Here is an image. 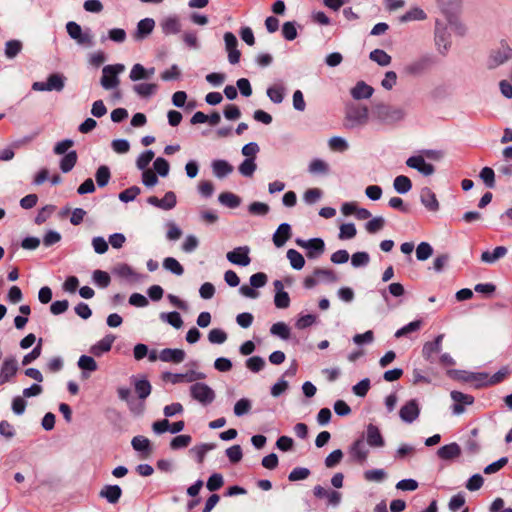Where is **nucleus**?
I'll use <instances>...</instances> for the list:
<instances>
[{"instance_id":"obj_1","label":"nucleus","mask_w":512,"mask_h":512,"mask_svg":"<svg viewBox=\"0 0 512 512\" xmlns=\"http://www.w3.org/2000/svg\"><path fill=\"white\" fill-rule=\"evenodd\" d=\"M374 117L384 124H395L405 117V111L400 107L388 104H377L373 108Z\"/></svg>"},{"instance_id":"obj_2","label":"nucleus","mask_w":512,"mask_h":512,"mask_svg":"<svg viewBox=\"0 0 512 512\" xmlns=\"http://www.w3.org/2000/svg\"><path fill=\"white\" fill-rule=\"evenodd\" d=\"M66 31L70 38L81 47L91 48L95 44L91 29L82 30L81 26L74 21H69L66 24Z\"/></svg>"},{"instance_id":"obj_3","label":"nucleus","mask_w":512,"mask_h":512,"mask_svg":"<svg viewBox=\"0 0 512 512\" xmlns=\"http://www.w3.org/2000/svg\"><path fill=\"white\" fill-rule=\"evenodd\" d=\"M368 118L369 114L366 106H348L345 114V126L349 129L363 126L368 122Z\"/></svg>"},{"instance_id":"obj_4","label":"nucleus","mask_w":512,"mask_h":512,"mask_svg":"<svg viewBox=\"0 0 512 512\" xmlns=\"http://www.w3.org/2000/svg\"><path fill=\"white\" fill-rule=\"evenodd\" d=\"M125 70L123 64L106 65L102 69V77L100 84L105 90H112L119 86L120 79L118 77Z\"/></svg>"},{"instance_id":"obj_5","label":"nucleus","mask_w":512,"mask_h":512,"mask_svg":"<svg viewBox=\"0 0 512 512\" xmlns=\"http://www.w3.org/2000/svg\"><path fill=\"white\" fill-rule=\"evenodd\" d=\"M512 58V48L507 43H501L497 49L491 50L487 59V68L493 70Z\"/></svg>"},{"instance_id":"obj_6","label":"nucleus","mask_w":512,"mask_h":512,"mask_svg":"<svg viewBox=\"0 0 512 512\" xmlns=\"http://www.w3.org/2000/svg\"><path fill=\"white\" fill-rule=\"evenodd\" d=\"M117 394L120 400L126 402L129 411L133 415L140 416L144 413L145 403L142 401H137L135 398H133L130 388L120 386L117 388Z\"/></svg>"},{"instance_id":"obj_7","label":"nucleus","mask_w":512,"mask_h":512,"mask_svg":"<svg viewBox=\"0 0 512 512\" xmlns=\"http://www.w3.org/2000/svg\"><path fill=\"white\" fill-rule=\"evenodd\" d=\"M434 64V59L431 55H423L404 67V72L410 76H419L425 73Z\"/></svg>"},{"instance_id":"obj_8","label":"nucleus","mask_w":512,"mask_h":512,"mask_svg":"<svg viewBox=\"0 0 512 512\" xmlns=\"http://www.w3.org/2000/svg\"><path fill=\"white\" fill-rule=\"evenodd\" d=\"M190 394L193 399L203 405H208L215 399L214 391L204 383H195L190 387Z\"/></svg>"},{"instance_id":"obj_9","label":"nucleus","mask_w":512,"mask_h":512,"mask_svg":"<svg viewBox=\"0 0 512 512\" xmlns=\"http://www.w3.org/2000/svg\"><path fill=\"white\" fill-rule=\"evenodd\" d=\"M19 370L18 362L14 356H7L0 366V386L8 383Z\"/></svg>"},{"instance_id":"obj_10","label":"nucleus","mask_w":512,"mask_h":512,"mask_svg":"<svg viewBox=\"0 0 512 512\" xmlns=\"http://www.w3.org/2000/svg\"><path fill=\"white\" fill-rule=\"evenodd\" d=\"M364 436L357 438L349 447V455L353 461L364 464L369 455V449Z\"/></svg>"},{"instance_id":"obj_11","label":"nucleus","mask_w":512,"mask_h":512,"mask_svg":"<svg viewBox=\"0 0 512 512\" xmlns=\"http://www.w3.org/2000/svg\"><path fill=\"white\" fill-rule=\"evenodd\" d=\"M249 254L250 248L248 246H239L226 253V259L234 265L246 267L251 263Z\"/></svg>"},{"instance_id":"obj_12","label":"nucleus","mask_w":512,"mask_h":512,"mask_svg":"<svg viewBox=\"0 0 512 512\" xmlns=\"http://www.w3.org/2000/svg\"><path fill=\"white\" fill-rule=\"evenodd\" d=\"M451 399L454 401L452 405V413L454 415H461L465 412V406L472 405L474 403V397L469 394H464L460 391H451Z\"/></svg>"},{"instance_id":"obj_13","label":"nucleus","mask_w":512,"mask_h":512,"mask_svg":"<svg viewBox=\"0 0 512 512\" xmlns=\"http://www.w3.org/2000/svg\"><path fill=\"white\" fill-rule=\"evenodd\" d=\"M449 36L450 35L447 32L446 27H444L439 21H437L435 26V44L437 46L438 51L443 55H445L448 52L451 46Z\"/></svg>"},{"instance_id":"obj_14","label":"nucleus","mask_w":512,"mask_h":512,"mask_svg":"<svg viewBox=\"0 0 512 512\" xmlns=\"http://www.w3.org/2000/svg\"><path fill=\"white\" fill-rule=\"evenodd\" d=\"M364 440L371 448H382L385 446V440L380 429L372 423L366 427Z\"/></svg>"},{"instance_id":"obj_15","label":"nucleus","mask_w":512,"mask_h":512,"mask_svg":"<svg viewBox=\"0 0 512 512\" xmlns=\"http://www.w3.org/2000/svg\"><path fill=\"white\" fill-rule=\"evenodd\" d=\"M406 165L424 176H430L435 172V167L431 163L426 162L421 155L409 157L406 160Z\"/></svg>"},{"instance_id":"obj_16","label":"nucleus","mask_w":512,"mask_h":512,"mask_svg":"<svg viewBox=\"0 0 512 512\" xmlns=\"http://www.w3.org/2000/svg\"><path fill=\"white\" fill-rule=\"evenodd\" d=\"M420 414V408L415 399L409 400L399 411V416L406 423L414 422Z\"/></svg>"},{"instance_id":"obj_17","label":"nucleus","mask_w":512,"mask_h":512,"mask_svg":"<svg viewBox=\"0 0 512 512\" xmlns=\"http://www.w3.org/2000/svg\"><path fill=\"white\" fill-rule=\"evenodd\" d=\"M226 52L228 53V61L235 65L239 63L241 52L238 49V40L231 32H226Z\"/></svg>"},{"instance_id":"obj_18","label":"nucleus","mask_w":512,"mask_h":512,"mask_svg":"<svg viewBox=\"0 0 512 512\" xmlns=\"http://www.w3.org/2000/svg\"><path fill=\"white\" fill-rule=\"evenodd\" d=\"M444 335L439 334L434 341L426 342L423 345L422 349V355L423 357L429 361L430 363H434V354L440 353L442 349V341H443Z\"/></svg>"},{"instance_id":"obj_19","label":"nucleus","mask_w":512,"mask_h":512,"mask_svg":"<svg viewBox=\"0 0 512 512\" xmlns=\"http://www.w3.org/2000/svg\"><path fill=\"white\" fill-rule=\"evenodd\" d=\"M420 201L425 206V208L431 212H437L439 210L440 206L436 195L429 187H424L421 189Z\"/></svg>"},{"instance_id":"obj_20","label":"nucleus","mask_w":512,"mask_h":512,"mask_svg":"<svg viewBox=\"0 0 512 512\" xmlns=\"http://www.w3.org/2000/svg\"><path fill=\"white\" fill-rule=\"evenodd\" d=\"M122 496V489L119 485H104L99 492V497L105 499L110 504L118 503Z\"/></svg>"},{"instance_id":"obj_21","label":"nucleus","mask_w":512,"mask_h":512,"mask_svg":"<svg viewBox=\"0 0 512 512\" xmlns=\"http://www.w3.org/2000/svg\"><path fill=\"white\" fill-rule=\"evenodd\" d=\"M131 380L132 383L134 384L135 392L138 396V399L136 400L142 401L144 403V401L151 394L152 391V386L150 382L145 378L138 379L136 377H132Z\"/></svg>"},{"instance_id":"obj_22","label":"nucleus","mask_w":512,"mask_h":512,"mask_svg":"<svg viewBox=\"0 0 512 512\" xmlns=\"http://www.w3.org/2000/svg\"><path fill=\"white\" fill-rule=\"evenodd\" d=\"M305 248L307 249V257L315 259L324 253L325 243L321 238H312L305 242Z\"/></svg>"},{"instance_id":"obj_23","label":"nucleus","mask_w":512,"mask_h":512,"mask_svg":"<svg viewBox=\"0 0 512 512\" xmlns=\"http://www.w3.org/2000/svg\"><path fill=\"white\" fill-rule=\"evenodd\" d=\"M185 352L182 349L165 348L160 351L159 359L163 362L181 363L185 359Z\"/></svg>"},{"instance_id":"obj_24","label":"nucleus","mask_w":512,"mask_h":512,"mask_svg":"<svg viewBox=\"0 0 512 512\" xmlns=\"http://www.w3.org/2000/svg\"><path fill=\"white\" fill-rule=\"evenodd\" d=\"M155 27V21L152 18H144L137 24L134 34L135 40H143L150 35Z\"/></svg>"},{"instance_id":"obj_25","label":"nucleus","mask_w":512,"mask_h":512,"mask_svg":"<svg viewBox=\"0 0 512 512\" xmlns=\"http://www.w3.org/2000/svg\"><path fill=\"white\" fill-rule=\"evenodd\" d=\"M114 341H115L114 335H112V334L106 335L104 338H102L100 341H98L96 344H94L90 348V353L96 357H100L104 353L110 351Z\"/></svg>"},{"instance_id":"obj_26","label":"nucleus","mask_w":512,"mask_h":512,"mask_svg":"<svg viewBox=\"0 0 512 512\" xmlns=\"http://www.w3.org/2000/svg\"><path fill=\"white\" fill-rule=\"evenodd\" d=\"M291 237V226L288 223H282L278 226L276 232L273 234V243L276 247L280 248Z\"/></svg>"},{"instance_id":"obj_27","label":"nucleus","mask_w":512,"mask_h":512,"mask_svg":"<svg viewBox=\"0 0 512 512\" xmlns=\"http://www.w3.org/2000/svg\"><path fill=\"white\" fill-rule=\"evenodd\" d=\"M373 92V87L364 81L357 82L350 91L352 98L355 100L368 99L373 95Z\"/></svg>"},{"instance_id":"obj_28","label":"nucleus","mask_w":512,"mask_h":512,"mask_svg":"<svg viewBox=\"0 0 512 512\" xmlns=\"http://www.w3.org/2000/svg\"><path fill=\"white\" fill-rule=\"evenodd\" d=\"M453 373L455 375L466 374L465 382H475L476 387L490 386V384H487V381L490 378L487 373H484V372L473 373V372H466V371H462V370H454Z\"/></svg>"},{"instance_id":"obj_29","label":"nucleus","mask_w":512,"mask_h":512,"mask_svg":"<svg viewBox=\"0 0 512 512\" xmlns=\"http://www.w3.org/2000/svg\"><path fill=\"white\" fill-rule=\"evenodd\" d=\"M113 273L121 278L129 279L132 281H139L141 278L140 275L135 272L131 266L125 263L117 264L113 269Z\"/></svg>"},{"instance_id":"obj_30","label":"nucleus","mask_w":512,"mask_h":512,"mask_svg":"<svg viewBox=\"0 0 512 512\" xmlns=\"http://www.w3.org/2000/svg\"><path fill=\"white\" fill-rule=\"evenodd\" d=\"M439 458L443 460H450L458 457L461 454V448L457 443H450L440 447L437 451Z\"/></svg>"},{"instance_id":"obj_31","label":"nucleus","mask_w":512,"mask_h":512,"mask_svg":"<svg viewBox=\"0 0 512 512\" xmlns=\"http://www.w3.org/2000/svg\"><path fill=\"white\" fill-rule=\"evenodd\" d=\"M161 28L164 34H177L181 30V24L177 16H168L161 22Z\"/></svg>"},{"instance_id":"obj_32","label":"nucleus","mask_w":512,"mask_h":512,"mask_svg":"<svg viewBox=\"0 0 512 512\" xmlns=\"http://www.w3.org/2000/svg\"><path fill=\"white\" fill-rule=\"evenodd\" d=\"M133 91L141 98H149L154 95L158 90L156 83H137L133 86Z\"/></svg>"},{"instance_id":"obj_33","label":"nucleus","mask_w":512,"mask_h":512,"mask_svg":"<svg viewBox=\"0 0 512 512\" xmlns=\"http://www.w3.org/2000/svg\"><path fill=\"white\" fill-rule=\"evenodd\" d=\"M507 253V248L504 246H497L492 252L491 251H484L481 254V261L484 263L492 264L499 260L500 258L504 257Z\"/></svg>"},{"instance_id":"obj_34","label":"nucleus","mask_w":512,"mask_h":512,"mask_svg":"<svg viewBox=\"0 0 512 512\" xmlns=\"http://www.w3.org/2000/svg\"><path fill=\"white\" fill-rule=\"evenodd\" d=\"M66 77L60 73L50 74L47 78V85L49 91L60 92L64 89Z\"/></svg>"},{"instance_id":"obj_35","label":"nucleus","mask_w":512,"mask_h":512,"mask_svg":"<svg viewBox=\"0 0 512 512\" xmlns=\"http://www.w3.org/2000/svg\"><path fill=\"white\" fill-rule=\"evenodd\" d=\"M427 18L426 13L419 7H413L400 17L401 22L422 21Z\"/></svg>"},{"instance_id":"obj_36","label":"nucleus","mask_w":512,"mask_h":512,"mask_svg":"<svg viewBox=\"0 0 512 512\" xmlns=\"http://www.w3.org/2000/svg\"><path fill=\"white\" fill-rule=\"evenodd\" d=\"M77 153L76 151H70L64 155V157L60 160V169L63 173L70 172L77 163Z\"/></svg>"},{"instance_id":"obj_37","label":"nucleus","mask_w":512,"mask_h":512,"mask_svg":"<svg viewBox=\"0 0 512 512\" xmlns=\"http://www.w3.org/2000/svg\"><path fill=\"white\" fill-rule=\"evenodd\" d=\"M393 187L399 194H406L411 190L412 182L409 177L399 175L394 179Z\"/></svg>"},{"instance_id":"obj_38","label":"nucleus","mask_w":512,"mask_h":512,"mask_svg":"<svg viewBox=\"0 0 512 512\" xmlns=\"http://www.w3.org/2000/svg\"><path fill=\"white\" fill-rule=\"evenodd\" d=\"M287 258L290 261L292 268L295 270H300L305 265L304 257L295 249H289L287 251Z\"/></svg>"},{"instance_id":"obj_39","label":"nucleus","mask_w":512,"mask_h":512,"mask_svg":"<svg viewBox=\"0 0 512 512\" xmlns=\"http://www.w3.org/2000/svg\"><path fill=\"white\" fill-rule=\"evenodd\" d=\"M257 169L254 158H245L244 161L239 165V173L244 177H252Z\"/></svg>"},{"instance_id":"obj_40","label":"nucleus","mask_w":512,"mask_h":512,"mask_svg":"<svg viewBox=\"0 0 512 512\" xmlns=\"http://www.w3.org/2000/svg\"><path fill=\"white\" fill-rule=\"evenodd\" d=\"M252 408V402L248 398H241L236 402L234 405L233 412L235 416L242 417L244 415H247Z\"/></svg>"},{"instance_id":"obj_41","label":"nucleus","mask_w":512,"mask_h":512,"mask_svg":"<svg viewBox=\"0 0 512 512\" xmlns=\"http://www.w3.org/2000/svg\"><path fill=\"white\" fill-rule=\"evenodd\" d=\"M369 58L380 66H387L391 63V56L382 49L371 51Z\"/></svg>"},{"instance_id":"obj_42","label":"nucleus","mask_w":512,"mask_h":512,"mask_svg":"<svg viewBox=\"0 0 512 512\" xmlns=\"http://www.w3.org/2000/svg\"><path fill=\"white\" fill-rule=\"evenodd\" d=\"M270 333L274 336L280 337L283 340H287L290 337V328L284 322H277L271 326Z\"/></svg>"},{"instance_id":"obj_43","label":"nucleus","mask_w":512,"mask_h":512,"mask_svg":"<svg viewBox=\"0 0 512 512\" xmlns=\"http://www.w3.org/2000/svg\"><path fill=\"white\" fill-rule=\"evenodd\" d=\"M160 319L164 322H167L168 324H170L171 326H173L176 329L181 328L183 325V320L181 318V315L176 311L169 312V313H161Z\"/></svg>"},{"instance_id":"obj_44","label":"nucleus","mask_w":512,"mask_h":512,"mask_svg":"<svg viewBox=\"0 0 512 512\" xmlns=\"http://www.w3.org/2000/svg\"><path fill=\"white\" fill-rule=\"evenodd\" d=\"M22 50V42L19 40H9L5 43V56L8 59L15 58Z\"/></svg>"},{"instance_id":"obj_45","label":"nucleus","mask_w":512,"mask_h":512,"mask_svg":"<svg viewBox=\"0 0 512 512\" xmlns=\"http://www.w3.org/2000/svg\"><path fill=\"white\" fill-rule=\"evenodd\" d=\"M163 267L177 276H181L184 273L183 266L173 257L165 258L163 261Z\"/></svg>"},{"instance_id":"obj_46","label":"nucleus","mask_w":512,"mask_h":512,"mask_svg":"<svg viewBox=\"0 0 512 512\" xmlns=\"http://www.w3.org/2000/svg\"><path fill=\"white\" fill-rule=\"evenodd\" d=\"M77 365L84 372L85 371L94 372L98 369V365H97L96 361L94 360V358L91 356H87V355L80 356V358L78 359Z\"/></svg>"},{"instance_id":"obj_47","label":"nucleus","mask_w":512,"mask_h":512,"mask_svg":"<svg viewBox=\"0 0 512 512\" xmlns=\"http://www.w3.org/2000/svg\"><path fill=\"white\" fill-rule=\"evenodd\" d=\"M131 445L136 451L146 452L147 454L151 452L150 440L144 436H135L131 441Z\"/></svg>"},{"instance_id":"obj_48","label":"nucleus","mask_w":512,"mask_h":512,"mask_svg":"<svg viewBox=\"0 0 512 512\" xmlns=\"http://www.w3.org/2000/svg\"><path fill=\"white\" fill-rule=\"evenodd\" d=\"M308 171L311 173V174H326L328 173L329 171V166L328 164L323 161L322 159H314L310 162L309 164V167H308Z\"/></svg>"},{"instance_id":"obj_49","label":"nucleus","mask_w":512,"mask_h":512,"mask_svg":"<svg viewBox=\"0 0 512 512\" xmlns=\"http://www.w3.org/2000/svg\"><path fill=\"white\" fill-rule=\"evenodd\" d=\"M111 177L110 169L108 166H100L95 174L96 182L99 187H104L108 184Z\"/></svg>"},{"instance_id":"obj_50","label":"nucleus","mask_w":512,"mask_h":512,"mask_svg":"<svg viewBox=\"0 0 512 512\" xmlns=\"http://www.w3.org/2000/svg\"><path fill=\"white\" fill-rule=\"evenodd\" d=\"M267 96L275 103L279 104L284 99V88L280 85H274L267 89Z\"/></svg>"},{"instance_id":"obj_51","label":"nucleus","mask_w":512,"mask_h":512,"mask_svg":"<svg viewBox=\"0 0 512 512\" xmlns=\"http://www.w3.org/2000/svg\"><path fill=\"white\" fill-rule=\"evenodd\" d=\"M384 226L385 219L382 216H377L365 224V229L368 233L375 234L378 231L382 230Z\"/></svg>"},{"instance_id":"obj_52","label":"nucleus","mask_w":512,"mask_h":512,"mask_svg":"<svg viewBox=\"0 0 512 512\" xmlns=\"http://www.w3.org/2000/svg\"><path fill=\"white\" fill-rule=\"evenodd\" d=\"M129 78L133 82H137L140 80H147L146 79V68L140 63L134 64L130 70Z\"/></svg>"},{"instance_id":"obj_53","label":"nucleus","mask_w":512,"mask_h":512,"mask_svg":"<svg viewBox=\"0 0 512 512\" xmlns=\"http://www.w3.org/2000/svg\"><path fill=\"white\" fill-rule=\"evenodd\" d=\"M433 253L432 246L427 242H421L416 248V257L419 261L427 260Z\"/></svg>"},{"instance_id":"obj_54","label":"nucleus","mask_w":512,"mask_h":512,"mask_svg":"<svg viewBox=\"0 0 512 512\" xmlns=\"http://www.w3.org/2000/svg\"><path fill=\"white\" fill-rule=\"evenodd\" d=\"M357 230L353 223H345L340 226L339 239L347 240L356 236Z\"/></svg>"},{"instance_id":"obj_55","label":"nucleus","mask_w":512,"mask_h":512,"mask_svg":"<svg viewBox=\"0 0 512 512\" xmlns=\"http://www.w3.org/2000/svg\"><path fill=\"white\" fill-rule=\"evenodd\" d=\"M214 448V444H202L200 446L192 448L190 450V453L194 456L197 462L201 463L204 459L205 454Z\"/></svg>"},{"instance_id":"obj_56","label":"nucleus","mask_w":512,"mask_h":512,"mask_svg":"<svg viewBox=\"0 0 512 512\" xmlns=\"http://www.w3.org/2000/svg\"><path fill=\"white\" fill-rule=\"evenodd\" d=\"M421 326H422L421 320L412 321V322L408 323L407 325L403 326L402 328L398 329L395 333V337L400 338V337L405 336L411 332H415V331L419 330L421 328Z\"/></svg>"},{"instance_id":"obj_57","label":"nucleus","mask_w":512,"mask_h":512,"mask_svg":"<svg viewBox=\"0 0 512 512\" xmlns=\"http://www.w3.org/2000/svg\"><path fill=\"white\" fill-rule=\"evenodd\" d=\"M154 158V152L152 150H147L139 155L136 160V166L139 170H147L148 165Z\"/></svg>"},{"instance_id":"obj_58","label":"nucleus","mask_w":512,"mask_h":512,"mask_svg":"<svg viewBox=\"0 0 512 512\" xmlns=\"http://www.w3.org/2000/svg\"><path fill=\"white\" fill-rule=\"evenodd\" d=\"M265 364V360L260 356H253L246 360V367L254 373L261 371Z\"/></svg>"},{"instance_id":"obj_59","label":"nucleus","mask_w":512,"mask_h":512,"mask_svg":"<svg viewBox=\"0 0 512 512\" xmlns=\"http://www.w3.org/2000/svg\"><path fill=\"white\" fill-rule=\"evenodd\" d=\"M329 148L333 151L344 152L348 149L349 145L347 141L339 136H334L328 141Z\"/></svg>"},{"instance_id":"obj_60","label":"nucleus","mask_w":512,"mask_h":512,"mask_svg":"<svg viewBox=\"0 0 512 512\" xmlns=\"http://www.w3.org/2000/svg\"><path fill=\"white\" fill-rule=\"evenodd\" d=\"M310 470L305 467H296L294 468L288 475V480L291 482H296L299 480H305L310 475Z\"/></svg>"},{"instance_id":"obj_61","label":"nucleus","mask_w":512,"mask_h":512,"mask_svg":"<svg viewBox=\"0 0 512 512\" xmlns=\"http://www.w3.org/2000/svg\"><path fill=\"white\" fill-rule=\"evenodd\" d=\"M140 192L141 190L138 186H132L122 191L118 197L120 201L128 203L133 201L140 194Z\"/></svg>"},{"instance_id":"obj_62","label":"nucleus","mask_w":512,"mask_h":512,"mask_svg":"<svg viewBox=\"0 0 512 512\" xmlns=\"http://www.w3.org/2000/svg\"><path fill=\"white\" fill-rule=\"evenodd\" d=\"M370 261V256L367 252H356L351 257V264L353 267L367 266Z\"/></svg>"},{"instance_id":"obj_63","label":"nucleus","mask_w":512,"mask_h":512,"mask_svg":"<svg viewBox=\"0 0 512 512\" xmlns=\"http://www.w3.org/2000/svg\"><path fill=\"white\" fill-rule=\"evenodd\" d=\"M480 178L488 188H494L495 186V173L490 167H484L480 171Z\"/></svg>"},{"instance_id":"obj_64","label":"nucleus","mask_w":512,"mask_h":512,"mask_svg":"<svg viewBox=\"0 0 512 512\" xmlns=\"http://www.w3.org/2000/svg\"><path fill=\"white\" fill-rule=\"evenodd\" d=\"M270 207L263 202H253L248 206V211L252 215L265 216L268 214Z\"/></svg>"}]
</instances>
